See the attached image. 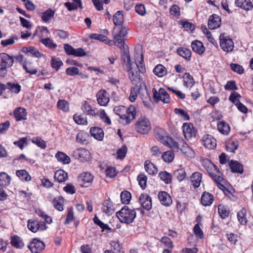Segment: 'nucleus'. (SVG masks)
<instances>
[{
    "instance_id": "44",
    "label": "nucleus",
    "mask_w": 253,
    "mask_h": 253,
    "mask_svg": "<svg viewBox=\"0 0 253 253\" xmlns=\"http://www.w3.org/2000/svg\"><path fill=\"white\" fill-rule=\"evenodd\" d=\"M153 73L159 77H162L167 73L166 68L162 64L157 65L153 70Z\"/></svg>"
},
{
    "instance_id": "56",
    "label": "nucleus",
    "mask_w": 253,
    "mask_h": 253,
    "mask_svg": "<svg viewBox=\"0 0 253 253\" xmlns=\"http://www.w3.org/2000/svg\"><path fill=\"white\" fill-rule=\"evenodd\" d=\"M218 211L222 219L227 217L230 213V211L224 206L221 205L218 206Z\"/></svg>"
},
{
    "instance_id": "37",
    "label": "nucleus",
    "mask_w": 253,
    "mask_h": 253,
    "mask_svg": "<svg viewBox=\"0 0 253 253\" xmlns=\"http://www.w3.org/2000/svg\"><path fill=\"white\" fill-rule=\"evenodd\" d=\"M102 210L106 213L109 214H112L114 211L115 208L109 198L104 201Z\"/></svg>"
},
{
    "instance_id": "46",
    "label": "nucleus",
    "mask_w": 253,
    "mask_h": 253,
    "mask_svg": "<svg viewBox=\"0 0 253 253\" xmlns=\"http://www.w3.org/2000/svg\"><path fill=\"white\" fill-rule=\"evenodd\" d=\"M51 67L58 71L60 67L63 66V63L59 57H52L51 59Z\"/></svg>"
},
{
    "instance_id": "5",
    "label": "nucleus",
    "mask_w": 253,
    "mask_h": 253,
    "mask_svg": "<svg viewBox=\"0 0 253 253\" xmlns=\"http://www.w3.org/2000/svg\"><path fill=\"white\" fill-rule=\"evenodd\" d=\"M135 129L138 133L145 134L149 133L151 129V123L146 118H141L135 124Z\"/></svg>"
},
{
    "instance_id": "48",
    "label": "nucleus",
    "mask_w": 253,
    "mask_h": 253,
    "mask_svg": "<svg viewBox=\"0 0 253 253\" xmlns=\"http://www.w3.org/2000/svg\"><path fill=\"white\" fill-rule=\"evenodd\" d=\"M11 180L10 176L4 172L0 173V185L6 186L10 184Z\"/></svg>"
},
{
    "instance_id": "1",
    "label": "nucleus",
    "mask_w": 253,
    "mask_h": 253,
    "mask_svg": "<svg viewBox=\"0 0 253 253\" xmlns=\"http://www.w3.org/2000/svg\"><path fill=\"white\" fill-rule=\"evenodd\" d=\"M121 62L124 71L127 73L129 79L131 83L136 85L141 83L142 78L140 73H145L146 69L144 64L143 55L141 54V61L139 64L131 61L129 55V51L127 49L124 53L121 54Z\"/></svg>"
},
{
    "instance_id": "11",
    "label": "nucleus",
    "mask_w": 253,
    "mask_h": 253,
    "mask_svg": "<svg viewBox=\"0 0 253 253\" xmlns=\"http://www.w3.org/2000/svg\"><path fill=\"white\" fill-rule=\"evenodd\" d=\"M202 165L206 169L211 177H215L214 175L216 173H220L219 169L217 167L208 159L204 160Z\"/></svg>"
},
{
    "instance_id": "47",
    "label": "nucleus",
    "mask_w": 253,
    "mask_h": 253,
    "mask_svg": "<svg viewBox=\"0 0 253 253\" xmlns=\"http://www.w3.org/2000/svg\"><path fill=\"white\" fill-rule=\"evenodd\" d=\"M246 214L247 210L245 208H243L237 213L238 221L242 225H245L247 223V220L246 217Z\"/></svg>"
},
{
    "instance_id": "7",
    "label": "nucleus",
    "mask_w": 253,
    "mask_h": 253,
    "mask_svg": "<svg viewBox=\"0 0 253 253\" xmlns=\"http://www.w3.org/2000/svg\"><path fill=\"white\" fill-rule=\"evenodd\" d=\"M27 227L33 233L44 231L47 228L44 221H38L33 219H29L28 220Z\"/></svg>"
},
{
    "instance_id": "50",
    "label": "nucleus",
    "mask_w": 253,
    "mask_h": 253,
    "mask_svg": "<svg viewBox=\"0 0 253 253\" xmlns=\"http://www.w3.org/2000/svg\"><path fill=\"white\" fill-rule=\"evenodd\" d=\"M55 11L51 8H48L45 11L43 12L42 15V19L44 22L48 21L52 17H53Z\"/></svg>"
},
{
    "instance_id": "39",
    "label": "nucleus",
    "mask_w": 253,
    "mask_h": 253,
    "mask_svg": "<svg viewBox=\"0 0 253 253\" xmlns=\"http://www.w3.org/2000/svg\"><path fill=\"white\" fill-rule=\"evenodd\" d=\"M184 85L187 87L193 86L195 84L193 77L189 73H185L182 77Z\"/></svg>"
},
{
    "instance_id": "38",
    "label": "nucleus",
    "mask_w": 253,
    "mask_h": 253,
    "mask_svg": "<svg viewBox=\"0 0 253 253\" xmlns=\"http://www.w3.org/2000/svg\"><path fill=\"white\" fill-rule=\"evenodd\" d=\"M166 146H169L173 151L178 152L179 150L180 144L176 142L173 138L170 137H169L166 139V142L164 143Z\"/></svg>"
},
{
    "instance_id": "60",
    "label": "nucleus",
    "mask_w": 253,
    "mask_h": 253,
    "mask_svg": "<svg viewBox=\"0 0 253 253\" xmlns=\"http://www.w3.org/2000/svg\"><path fill=\"white\" fill-rule=\"evenodd\" d=\"M175 114L179 115L184 121L190 120V116L188 113L182 109L175 108L174 110Z\"/></svg>"
},
{
    "instance_id": "9",
    "label": "nucleus",
    "mask_w": 253,
    "mask_h": 253,
    "mask_svg": "<svg viewBox=\"0 0 253 253\" xmlns=\"http://www.w3.org/2000/svg\"><path fill=\"white\" fill-rule=\"evenodd\" d=\"M182 130L185 138L186 140H189L196 137L197 130L193 124L184 123L182 126Z\"/></svg>"
},
{
    "instance_id": "36",
    "label": "nucleus",
    "mask_w": 253,
    "mask_h": 253,
    "mask_svg": "<svg viewBox=\"0 0 253 253\" xmlns=\"http://www.w3.org/2000/svg\"><path fill=\"white\" fill-rule=\"evenodd\" d=\"M11 246L16 249H21L24 246V244L20 237L14 235L10 238Z\"/></svg>"
},
{
    "instance_id": "32",
    "label": "nucleus",
    "mask_w": 253,
    "mask_h": 253,
    "mask_svg": "<svg viewBox=\"0 0 253 253\" xmlns=\"http://www.w3.org/2000/svg\"><path fill=\"white\" fill-rule=\"evenodd\" d=\"M54 178L59 183L64 182L68 179V173L62 169H59L55 172Z\"/></svg>"
},
{
    "instance_id": "53",
    "label": "nucleus",
    "mask_w": 253,
    "mask_h": 253,
    "mask_svg": "<svg viewBox=\"0 0 253 253\" xmlns=\"http://www.w3.org/2000/svg\"><path fill=\"white\" fill-rule=\"evenodd\" d=\"M162 159L167 163L171 162L174 158V154L171 151H167L162 155Z\"/></svg>"
},
{
    "instance_id": "40",
    "label": "nucleus",
    "mask_w": 253,
    "mask_h": 253,
    "mask_svg": "<svg viewBox=\"0 0 253 253\" xmlns=\"http://www.w3.org/2000/svg\"><path fill=\"white\" fill-rule=\"evenodd\" d=\"M55 157L58 161L62 163L63 164H68L71 162L70 157L62 152H57L55 154Z\"/></svg>"
},
{
    "instance_id": "8",
    "label": "nucleus",
    "mask_w": 253,
    "mask_h": 253,
    "mask_svg": "<svg viewBox=\"0 0 253 253\" xmlns=\"http://www.w3.org/2000/svg\"><path fill=\"white\" fill-rule=\"evenodd\" d=\"M220 45L222 49L225 52L231 51L234 48V42L228 36L221 33L219 36Z\"/></svg>"
},
{
    "instance_id": "6",
    "label": "nucleus",
    "mask_w": 253,
    "mask_h": 253,
    "mask_svg": "<svg viewBox=\"0 0 253 253\" xmlns=\"http://www.w3.org/2000/svg\"><path fill=\"white\" fill-rule=\"evenodd\" d=\"M116 114L120 117L119 122L123 125H127L131 122V119L126 115V107L124 106H118L114 108Z\"/></svg>"
},
{
    "instance_id": "35",
    "label": "nucleus",
    "mask_w": 253,
    "mask_h": 253,
    "mask_svg": "<svg viewBox=\"0 0 253 253\" xmlns=\"http://www.w3.org/2000/svg\"><path fill=\"white\" fill-rule=\"evenodd\" d=\"M202 178V174L199 172H195L191 176V181L194 188H198Z\"/></svg>"
},
{
    "instance_id": "28",
    "label": "nucleus",
    "mask_w": 253,
    "mask_h": 253,
    "mask_svg": "<svg viewBox=\"0 0 253 253\" xmlns=\"http://www.w3.org/2000/svg\"><path fill=\"white\" fill-rule=\"evenodd\" d=\"M181 147H179V150L183 153L186 156L188 157H192L194 155V153L192 149L190 147L182 140L180 142Z\"/></svg>"
},
{
    "instance_id": "14",
    "label": "nucleus",
    "mask_w": 253,
    "mask_h": 253,
    "mask_svg": "<svg viewBox=\"0 0 253 253\" xmlns=\"http://www.w3.org/2000/svg\"><path fill=\"white\" fill-rule=\"evenodd\" d=\"M221 25V20L218 15L213 14L210 16L208 26L210 30H214L220 27Z\"/></svg>"
},
{
    "instance_id": "30",
    "label": "nucleus",
    "mask_w": 253,
    "mask_h": 253,
    "mask_svg": "<svg viewBox=\"0 0 253 253\" xmlns=\"http://www.w3.org/2000/svg\"><path fill=\"white\" fill-rule=\"evenodd\" d=\"M217 126L218 130L223 134L227 135L230 131L229 124L224 121L218 122Z\"/></svg>"
},
{
    "instance_id": "27",
    "label": "nucleus",
    "mask_w": 253,
    "mask_h": 253,
    "mask_svg": "<svg viewBox=\"0 0 253 253\" xmlns=\"http://www.w3.org/2000/svg\"><path fill=\"white\" fill-rule=\"evenodd\" d=\"M191 47L194 52L200 55L203 54L205 50L203 43L198 40L194 41L191 43Z\"/></svg>"
},
{
    "instance_id": "49",
    "label": "nucleus",
    "mask_w": 253,
    "mask_h": 253,
    "mask_svg": "<svg viewBox=\"0 0 253 253\" xmlns=\"http://www.w3.org/2000/svg\"><path fill=\"white\" fill-rule=\"evenodd\" d=\"M40 42L42 43L45 47L51 49H54L57 46V44L53 42V41L49 38L42 39L40 40Z\"/></svg>"
},
{
    "instance_id": "4",
    "label": "nucleus",
    "mask_w": 253,
    "mask_h": 253,
    "mask_svg": "<svg viewBox=\"0 0 253 253\" xmlns=\"http://www.w3.org/2000/svg\"><path fill=\"white\" fill-rule=\"evenodd\" d=\"M121 29L119 33L116 34L114 37V40L117 41V46L119 47L121 49V54L124 53L126 49H128V47L127 45H125V37L127 35L128 28L125 26H120Z\"/></svg>"
},
{
    "instance_id": "45",
    "label": "nucleus",
    "mask_w": 253,
    "mask_h": 253,
    "mask_svg": "<svg viewBox=\"0 0 253 253\" xmlns=\"http://www.w3.org/2000/svg\"><path fill=\"white\" fill-rule=\"evenodd\" d=\"M6 85V89H8L11 92L15 94L19 93L21 90V86L18 84L7 82Z\"/></svg>"
},
{
    "instance_id": "41",
    "label": "nucleus",
    "mask_w": 253,
    "mask_h": 253,
    "mask_svg": "<svg viewBox=\"0 0 253 253\" xmlns=\"http://www.w3.org/2000/svg\"><path fill=\"white\" fill-rule=\"evenodd\" d=\"M88 137L89 135L87 132L80 131L76 136V141L81 144H86L88 143L87 138Z\"/></svg>"
},
{
    "instance_id": "34",
    "label": "nucleus",
    "mask_w": 253,
    "mask_h": 253,
    "mask_svg": "<svg viewBox=\"0 0 253 253\" xmlns=\"http://www.w3.org/2000/svg\"><path fill=\"white\" fill-rule=\"evenodd\" d=\"M64 199L61 196L55 197L52 201V204L55 209L59 211L64 210Z\"/></svg>"
},
{
    "instance_id": "25",
    "label": "nucleus",
    "mask_w": 253,
    "mask_h": 253,
    "mask_svg": "<svg viewBox=\"0 0 253 253\" xmlns=\"http://www.w3.org/2000/svg\"><path fill=\"white\" fill-rule=\"evenodd\" d=\"M74 2H66L64 3L65 6L67 9L71 11L77 9L79 8L80 9H82L83 7L82 6V2L81 0H72Z\"/></svg>"
},
{
    "instance_id": "24",
    "label": "nucleus",
    "mask_w": 253,
    "mask_h": 253,
    "mask_svg": "<svg viewBox=\"0 0 253 253\" xmlns=\"http://www.w3.org/2000/svg\"><path fill=\"white\" fill-rule=\"evenodd\" d=\"M213 200V195L206 191L203 192L201 198V202L205 207L211 205Z\"/></svg>"
},
{
    "instance_id": "57",
    "label": "nucleus",
    "mask_w": 253,
    "mask_h": 253,
    "mask_svg": "<svg viewBox=\"0 0 253 253\" xmlns=\"http://www.w3.org/2000/svg\"><path fill=\"white\" fill-rule=\"evenodd\" d=\"M94 223L100 227V228L102 229L103 231L104 230H108L110 231L111 230V228L109 227V226L104 223L103 222H102L97 216H95L94 217L93 219Z\"/></svg>"
},
{
    "instance_id": "15",
    "label": "nucleus",
    "mask_w": 253,
    "mask_h": 253,
    "mask_svg": "<svg viewBox=\"0 0 253 253\" xmlns=\"http://www.w3.org/2000/svg\"><path fill=\"white\" fill-rule=\"evenodd\" d=\"M96 96L98 103L100 106H107L110 101L108 93L103 89L99 90L96 93Z\"/></svg>"
},
{
    "instance_id": "3",
    "label": "nucleus",
    "mask_w": 253,
    "mask_h": 253,
    "mask_svg": "<svg viewBox=\"0 0 253 253\" xmlns=\"http://www.w3.org/2000/svg\"><path fill=\"white\" fill-rule=\"evenodd\" d=\"M14 63L13 56L6 53H0V78H4L7 74V69Z\"/></svg>"
},
{
    "instance_id": "18",
    "label": "nucleus",
    "mask_w": 253,
    "mask_h": 253,
    "mask_svg": "<svg viewBox=\"0 0 253 253\" xmlns=\"http://www.w3.org/2000/svg\"><path fill=\"white\" fill-rule=\"evenodd\" d=\"M158 196L162 205L168 207L172 204L171 198L168 192L160 191L159 192Z\"/></svg>"
},
{
    "instance_id": "52",
    "label": "nucleus",
    "mask_w": 253,
    "mask_h": 253,
    "mask_svg": "<svg viewBox=\"0 0 253 253\" xmlns=\"http://www.w3.org/2000/svg\"><path fill=\"white\" fill-rule=\"evenodd\" d=\"M173 176L179 181H181L183 179H185L186 173L184 169H179L175 170L173 172Z\"/></svg>"
},
{
    "instance_id": "12",
    "label": "nucleus",
    "mask_w": 253,
    "mask_h": 253,
    "mask_svg": "<svg viewBox=\"0 0 253 253\" xmlns=\"http://www.w3.org/2000/svg\"><path fill=\"white\" fill-rule=\"evenodd\" d=\"M152 92L153 93V99L155 102L158 103L160 101V99L156 96L157 94H160L163 96L162 101L164 103H169L170 102V98L169 95L164 88L161 87L159 89V91H157L155 88H153Z\"/></svg>"
},
{
    "instance_id": "23",
    "label": "nucleus",
    "mask_w": 253,
    "mask_h": 253,
    "mask_svg": "<svg viewBox=\"0 0 253 253\" xmlns=\"http://www.w3.org/2000/svg\"><path fill=\"white\" fill-rule=\"evenodd\" d=\"M202 141L204 145L207 148L214 149L216 147V140L209 134L204 136Z\"/></svg>"
},
{
    "instance_id": "31",
    "label": "nucleus",
    "mask_w": 253,
    "mask_h": 253,
    "mask_svg": "<svg viewBox=\"0 0 253 253\" xmlns=\"http://www.w3.org/2000/svg\"><path fill=\"white\" fill-rule=\"evenodd\" d=\"M176 53L179 56L184 58L186 61H189L191 58V51L189 49L184 47H178L176 49Z\"/></svg>"
},
{
    "instance_id": "10",
    "label": "nucleus",
    "mask_w": 253,
    "mask_h": 253,
    "mask_svg": "<svg viewBox=\"0 0 253 253\" xmlns=\"http://www.w3.org/2000/svg\"><path fill=\"white\" fill-rule=\"evenodd\" d=\"M32 253H40L45 248L44 243L38 238H34L28 246Z\"/></svg>"
},
{
    "instance_id": "17",
    "label": "nucleus",
    "mask_w": 253,
    "mask_h": 253,
    "mask_svg": "<svg viewBox=\"0 0 253 253\" xmlns=\"http://www.w3.org/2000/svg\"><path fill=\"white\" fill-rule=\"evenodd\" d=\"M139 200L143 209L147 211H149L152 209V199L149 195L142 194L140 196Z\"/></svg>"
},
{
    "instance_id": "19",
    "label": "nucleus",
    "mask_w": 253,
    "mask_h": 253,
    "mask_svg": "<svg viewBox=\"0 0 253 253\" xmlns=\"http://www.w3.org/2000/svg\"><path fill=\"white\" fill-rule=\"evenodd\" d=\"M13 115L16 121L26 120L27 113L26 110L21 107L16 108L13 111Z\"/></svg>"
},
{
    "instance_id": "59",
    "label": "nucleus",
    "mask_w": 253,
    "mask_h": 253,
    "mask_svg": "<svg viewBox=\"0 0 253 253\" xmlns=\"http://www.w3.org/2000/svg\"><path fill=\"white\" fill-rule=\"evenodd\" d=\"M74 121L79 125H85L87 124V121L86 118L84 117L81 115L75 114L73 116Z\"/></svg>"
},
{
    "instance_id": "33",
    "label": "nucleus",
    "mask_w": 253,
    "mask_h": 253,
    "mask_svg": "<svg viewBox=\"0 0 253 253\" xmlns=\"http://www.w3.org/2000/svg\"><path fill=\"white\" fill-rule=\"evenodd\" d=\"M94 177L90 172H84L81 174L79 177V180L82 182L83 184H91Z\"/></svg>"
},
{
    "instance_id": "55",
    "label": "nucleus",
    "mask_w": 253,
    "mask_h": 253,
    "mask_svg": "<svg viewBox=\"0 0 253 253\" xmlns=\"http://www.w3.org/2000/svg\"><path fill=\"white\" fill-rule=\"evenodd\" d=\"M120 197L122 203L124 204H129L131 199V195L130 193L127 191L122 192Z\"/></svg>"
},
{
    "instance_id": "13",
    "label": "nucleus",
    "mask_w": 253,
    "mask_h": 253,
    "mask_svg": "<svg viewBox=\"0 0 253 253\" xmlns=\"http://www.w3.org/2000/svg\"><path fill=\"white\" fill-rule=\"evenodd\" d=\"M73 156L75 159L81 162H85L89 159L90 152L85 148H80L74 151Z\"/></svg>"
},
{
    "instance_id": "22",
    "label": "nucleus",
    "mask_w": 253,
    "mask_h": 253,
    "mask_svg": "<svg viewBox=\"0 0 253 253\" xmlns=\"http://www.w3.org/2000/svg\"><path fill=\"white\" fill-rule=\"evenodd\" d=\"M21 50L28 55H32L37 58H40L43 56L42 53H41L34 46H24L22 47Z\"/></svg>"
},
{
    "instance_id": "58",
    "label": "nucleus",
    "mask_w": 253,
    "mask_h": 253,
    "mask_svg": "<svg viewBox=\"0 0 253 253\" xmlns=\"http://www.w3.org/2000/svg\"><path fill=\"white\" fill-rule=\"evenodd\" d=\"M57 107L64 112H68L69 110V103L65 100H59L57 103Z\"/></svg>"
},
{
    "instance_id": "20",
    "label": "nucleus",
    "mask_w": 253,
    "mask_h": 253,
    "mask_svg": "<svg viewBox=\"0 0 253 253\" xmlns=\"http://www.w3.org/2000/svg\"><path fill=\"white\" fill-rule=\"evenodd\" d=\"M89 132L95 139L98 141L103 140L104 132L102 128L98 126H93L90 128Z\"/></svg>"
},
{
    "instance_id": "26",
    "label": "nucleus",
    "mask_w": 253,
    "mask_h": 253,
    "mask_svg": "<svg viewBox=\"0 0 253 253\" xmlns=\"http://www.w3.org/2000/svg\"><path fill=\"white\" fill-rule=\"evenodd\" d=\"M229 167L233 172L241 174L243 173V165L237 161L231 160L229 163Z\"/></svg>"
},
{
    "instance_id": "43",
    "label": "nucleus",
    "mask_w": 253,
    "mask_h": 253,
    "mask_svg": "<svg viewBox=\"0 0 253 253\" xmlns=\"http://www.w3.org/2000/svg\"><path fill=\"white\" fill-rule=\"evenodd\" d=\"M16 174L22 181H29L31 180V176L25 169L16 170Z\"/></svg>"
},
{
    "instance_id": "2",
    "label": "nucleus",
    "mask_w": 253,
    "mask_h": 253,
    "mask_svg": "<svg viewBox=\"0 0 253 253\" xmlns=\"http://www.w3.org/2000/svg\"><path fill=\"white\" fill-rule=\"evenodd\" d=\"M116 216L120 222L129 224L134 222L136 213L134 209H130L128 206H125L116 212Z\"/></svg>"
},
{
    "instance_id": "21",
    "label": "nucleus",
    "mask_w": 253,
    "mask_h": 253,
    "mask_svg": "<svg viewBox=\"0 0 253 253\" xmlns=\"http://www.w3.org/2000/svg\"><path fill=\"white\" fill-rule=\"evenodd\" d=\"M235 4L241 9L250 11L253 9V4L251 0H235Z\"/></svg>"
},
{
    "instance_id": "54",
    "label": "nucleus",
    "mask_w": 253,
    "mask_h": 253,
    "mask_svg": "<svg viewBox=\"0 0 253 253\" xmlns=\"http://www.w3.org/2000/svg\"><path fill=\"white\" fill-rule=\"evenodd\" d=\"M159 176L161 179L166 184H169L171 182L172 176L170 173L166 171H161L159 173Z\"/></svg>"
},
{
    "instance_id": "63",
    "label": "nucleus",
    "mask_w": 253,
    "mask_h": 253,
    "mask_svg": "<svg viewBox=\"0 0 253 253\" xmlns=\"http://www.w3.org/2000/svg\"><path fill=\"white\" fill-rule=\"evenodd\" d=\"M127 148L126 145H123L121 148H119L117 151V158L123 160L126 156Z\"/></svg>"
},
{
    "instance_id": "51",
    "label": "nucleus",
    "mask_w": 253,
    "mask_h": 253,
    "mask_svg": "<svg viewBox=\"0 0 253 253\" xmlns=\"http://www.w3.org/2000/svg\"><path fill=\"white\" fill-rule=\"evenodd\" d=\"M221 173L220 174H215L214 175L215 177H211V178L214 180V181L216 183L217 186L221 189L224 188V186L223 183L225 182V179L222 177L220 175Z\"/></svg>"
},
{
    "instance_id": "62",
    "label": "nucleus",
    "mask_w": 253,
    "mask_h": 253,
    "mask_svg": "<svg viewBox=\"0 0 253 253\" xmlns=\"http://www.w3.org/2000/svg\"><path fill=\"white\" fill-rule=\"evenodd\" d=\"M74 211L72 207L68 209L66 218L64 221V224H68L74 220Z\"/></svg>"
},
{
    "instance_id": "61",
    "label": "nucleus",
    "mask_w": 253,
    "mask_h": 253,
    "mask_svg": "<svg viewBox=\"0 0 253 253\" xmlns=\"http://www.w3.org/2000/svg\"><path fill=\"white\" fill-rule=\"evenodd\" d=\"M139 89L140 87H138L137 86L131 88L129 97V100L131 102H133L136 100L137 94L139 92Z\"/></svg>"
},
{
    "instance_id": "42",
    "label": "nucleus",
    "mask_w": 253,
    "mask_h": 253,
    "mask_svg": "<svg viewBox=\"0 0 253 253\" xmlns=\"http://www.w3.org/2000/svg\"><path fill=\"white\" fill-rule=\"evenodd\" d=\"M144 168L146 171L151 175H155L158 172V169L156 166L152 163L146 161L144 164Z\"/></svg>"
},
{
    "instance_id": "29",
    "label": "nucleus",
    "mask_w": 253,
    "mask_h": 253,
    "mask_svg": "<svg viewBox=\"0 0 253 253\" xmlns=\"http://www.w3.org/2000/svg\"><path fill=\"white\" fill-rule=\"evenodd\" d=\"M113 21L116 27L123 26L124 21L123 12L122 11H118L113 15Z\"/></svg>"
},
{
    "instance_id": "64",
    "label": "nucleus",
    "mask_w": 253,
    "mask_h": 253,
    "mask_svg": "<svg viewBox=\"0 0 253 253\" xmlns=\"http://www.w3.org/2000/svg\"><path fill=\"white\" fill-rule=\"evenodd\" d=\"M147 176L143 174H139L137 176L139 184L142 189H145L147 186Z\"/></svg>"
},
{
    "instance_id": "16",
    "label": "nucleus",
    "mask_w": 253,
    "mask_h": 253,
    "mask_svg": "<svg viewBox=\"0 0 253 253\" xmlns=\"http://www.w3.org/2000/svg\"><path fill=\"white\" fill-rule=\"evenodd\" d=\"M153 130L155 138L164 144L167 138L169 137L167 131L159 126L155 127Z\"/></svg>"
}]
</instances>
